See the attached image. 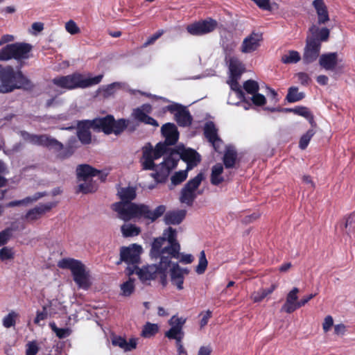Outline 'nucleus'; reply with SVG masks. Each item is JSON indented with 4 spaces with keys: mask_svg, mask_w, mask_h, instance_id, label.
Returning <instances> with one entry per match:
<instances>
[{
    "mask_svg": "<svg viewBox=\"0 0 355 355\" xmlns=\"http://www.w3.org/2000/svg\"><path fill=\"white\" fill-rule=\"evenodd\" d=\"M163 30H159L157 32H156L155 34L149 37L147 40L144 42V46L146 47L149 45H151L155 42L157 40H158L163 34H164Z\"/></svg>",
    "mask_w": 355,
    "mask_h": 355,
    "instance_id": "e2e57ef3",
    "label": "nucleus"
},
{
    "mask_svg": "<svg viewBox=\"0 0 355 355\" xmlns=\"http://www.w3.org/2000/svg\"><path fill=\"white\" fill-rule=\"evenodd\" d=\"M169 144H166V142H159L155 146V149H153V155H154V158L159 159L164 155H168L171 150L173 148H168Z\"/></svg>",
    "mask_w": 355,
    "mask_h": 355,
    "instance_id": "58836bf2",
    "label": "nucleus"
},
{
    "mask_svg": "<svg viewBox=\"0 0 355 355\" xmlns=\"http://www.w3.org/2000/svg\"><path fill=\"white\" fill-rule=\"evenodd\" d=\"M0 93L6 94L16 89L31 90L33 87L31 81L26 77L21 69L15 71L10 65L0 64Z\"/></svg>",
    "mask_w": 355,
    "mask_h": 355,
    "instance_id": "20e7f679",
    "label": "nucleus"
},
{
    "mask_svg": "<svg viewBox=\"0 0 355 355\" xmlns=\"http://www.w3.org/2000/svg\"><path fill=\"white\" fill-rule=\"evenodd\" d=\"M162 134L165 138L166 144L173 146L175 145L179 139V132L178 128L174 123H166L161 128Z\"/></svg>",
    "mask_w": 355,
    "mask_h": 355,
    "instance_id": "4be33fe9",
    "label": "nucleus"
},
{
    "mask_svg": "<svg viewBox=\"0 0 355 355\" xmlns=\"http://www.w3.org/2000/svg\"><path fill=\"white\" fill-rule=\"evenodd\" d=\"M261 216V214L259 212H254L250 215L245 216L242 218V223L243 224H249L251 223L256 220H257Z\"/></svg>",
    "mask_w": 355,
    "mask_h": 355,
    "instance_id": "69168bd1",
    "label": "nucleus"
},
{
    "mask_svg": "<svg viewBox=\"0 0 355 355\" xmlns=\"http://www.w3.org/2000/svg\"><path fill=\"white\" fill-rule=\"evenodd\" d=\"M296 76L300 83L303 86L309 85L311 81V78L309 74L305 72H299L296 73Z\"/></svg>",
    "mask_w": 355,
    "mask_h": 355,
    "instance_id": "13d9d810",
    "label": "nucleus"
},
{
    "mask_svg": "<svg viewBox=\"0 0 355 355\" xmlns=\"http://www.w3.org/2000/svg\"><path fill=\"white\" fill-rule=\"evenodd\" d=\"M186 214L187 211L184 209L169 211L164 215V220L166 225H179L183 221Z\"/></svg>",
    "mask_w": 355,
    "mask_h": 355,
    "instance_id": "bb28decb",
    "label": "nucleus"
},
{
    "mask_svg": "<svg viewBox=\"0 0 355 355\" xmlns=\"http://www.w3.org/2000/svg\"><path fill=\"white\" fill-rule=\"evenodd\" d=\"M112 344L118 346L125 352L132 351L137 347V340L130 338L128 342L125 338L121 336H114L112 339Z\"/></svg>",
    "mask_w": 355,
    "mask_h": 355,
    "instance_id": "c85d7f7f",
    "label": "nucleus"
},
{
    "mask_svg": "<svg viewBox=\"0 0 355 355\" xmlns=\"http://www.w3.org/2000/svg\"><path fill=\"white\" fill-rule=\"evenodd\" d=\"M298 293L299 289L297 287H294L287 294L286 302L282 306L281 311H284L287 313H292L299 309L297 306Z\"/></svg>",
    "mask_w": 355,
    "mask_h": 355,
    "instance_id": "5701e85b",
    "label": "nucleus"
},
{
    "mask_svg": "<svg viewBox=\"0 0 355 355\" xmlns=\"http://www.w3.org/2000/svg\"><path fill=\"white\" fill-rule=\"evenodd\" d=\"M12 236L11 229L6 228L0 232V246L7 243L10 238Z\"/></svg>",
    "mask_w": 355,
    "mask_h": 355,
    "instance_id": "052dcab7",
    "label": "nucleus"
},
{
    "mask_svg": "<svg viewBox=\"0 0 355 355\" xmlns=\"http://www.w3.org/2000/svg\"><path fill=\"white\" fill-rule=\"evenodd\" d=\"M229 69L230 77H241L245 69L242 62L236 57L230 58Z\"/></svg>",
    "mask_w": 355,
    "mask_h": 355,
    "instance_id": "473e14b6",
    "label": "nucleus"
},
{
    "mask_svg": "<svg viewBox=\"0 0 355 355\" xmlns=\"http://www.w3.org/2000/svg\"><path fill=\"white\" fill-rule=\"evenodd\" d=\"M39 347L35 341L29 342L26 345V355H37Z\"/></svg>",
    "mask_w": 355,
    "mask_h": 355,
    "instance_id": "bf43d9fd",
    "label": "nucleus"
},
{
    "mask_svg": "<svg viewBox=\"0 0 355 355\" xmlns=\"http://www.w3.org/2000/svg\"><path fill=\"white\" fill-rule=\"evenodd\" d=\"M285 110L288 112H293L295 114L301 116L306 119L309 123L312 126H315V122L314 120V116L309 110V109L305 106H296L293 108H286Z\"/></svg>",
    "mask_w": 355,
    "mask_h": 355,
    "instance_id": "c756f323",
    "label": "nucleus"
},
{
    "mask_svg": "<svg viewBox=\"0 0 355 355\" xmlns=\"http://www.w3.org/2000/svg\"><path fill=\"white\" fill-rule=\"evenodd\" d=\"M77 177L80 180L87 181L90 177H96L99 170L94 168L89 164L78 165L76 168Z\"/></svg>",
    "mask_w": 355,
    "mask_h": 355,
    "instance_id": "cd10ccee",
    "label": "nucleus"
},
{
    "mask_svg": "<svg viewBox=\"0 0 355 355\" xmlns=\"http://www.w3.org/2000/svg\"><path fill=\"white\" fill-rule=\"evenodd\" d=\"M171 264V261L169 257H164L158 265H148L139 269L137 275L144 283L148 280H153L159 277L160 283L163 286H165L167 284V270Z\"/></svg>",
    "mask_w": 355,
    "mask_h": 355,
    "instance_id": "6e6552de",
    "label": "nucleus"
},
{
    "mask_svg": "<svg viewBox=\"0 0 355 355\" xmlns=\"http://www.w3.org/2000/svg\"><path fill=\"white\" fill-rule=\"evenodd\" d=\"M153 108L150 104L145 103L139 107L133 110L132 116L137 121L144 124L151 125L155 127H158V122L150 116L148 114L152 112Z\"/></svg>",
    "mask_w": 355,
    "mask_h": 355,
    "instance_id": "6ab92c4d",
    "label": "nucleus"
},
{
    "mask_svg": "<svg viewBox=\"0 0 355 355\" xmlns=\"http://www.w3.org/2000/svg\"><path fill=\"white\" fill-rule=\"evenodd\" d=\"M262 40L263 35L261 33L252 31L243 39L240 47V51L243 53H253L259 48Z\"/></svg>",
    "mask_w": 355,
    "mask_h": 355,
    "instance_id": "a211bd4d",
    "label": "nucleus"
},
{
    "mask_svg": "<svg viewBox=\"0 0 355 355\" xmlns=\"http://www.w3.org/2000/svg\"><path fill=\"white\" fill-rule=\"evenodd\" d=\"M274 288L260 289L252 295V299L254 302H261L265 297L272 293Z\"/></svg>",
    "mask_w": 355,
    "mask_h": 355,
    "instance_id": "de8ad7c7",
    "label": "nucleus"
},
{
    "mask_svg": "<svg viewBox=\"0 0 355 355\" xmlns=\"http://www.w3.org/2000/svg\"><path fill=\"white\" fill-rule=\"evenodd\" d=\"M207 260L204 250L200 252L198 265L196 266V272L198 274H203L207 267Z\"/></svg>",
    "mask_w": 355,
    "mask_h": 355,
    "instance_id": "09e8293b",
    "label": "nucleus"
},
{
    "mask_svg": "<svg viewBox=\"0 0 355 355\" xmlns=\"http://www.w3.org/2000/svg\"><path fill=\"white\" fill-rule=\"evenodd\" d=\"M312 5L317 13L318 23L319 24H325L329 21L327 6H326L324 0H314Z\"/></svg>",
    "mask_w": 355,
    "mask_h": 355,
    "instance_id": "393cba45",
    "label": "nucleus"
},
{
    "mask_svg": "<svg viewBox=\"0 0 355 355\" xmlns=\"http://www.w3.org/2000/svg\"><path fill=\"white\" fill-rule=\"evenodd\" d=\"M305 97L304 92H300L297 87L292 86L288 89L286 100L291 103L298 102Z\"/></svg>",
    "mask_w": 355,
    "mask_h": 355,
    "instance_id": "e433bc0d",
    "label": "nucleus"
},
{
    "mask_svg": "<svg viewBox=\"0 0 355 355\" xmlns=\"http://www.w3.org/2000/svg\"><path fill=\"white\" fill-rule=\"evenodd\" d=\"M319 64L327 71L334 70L338 64V53L332 52L322 54L319 58Z\"/></svg>",
    "mask_w": 355,
    "mask_h": 355,
    "instance_id": "b1692460",
    "label": "nucleus"
},
{
    "mask_svg": "<svg viewBox=\"0 0 355 355\" xmlns=\"http://www.w3.org/2000/svg\"><path fill=\"white\" fill-rule=\"evenodd\" d=\"M65 29L71 35H76L80 32V29L76 23L71 19L65 24Z\"/></svg>",
    "mask_w": 355,
    "mask_h": 355,
    "instance_id": "864d4df0",
    "label": "nucleus"
},
{
    "mask_svg": "<svg viewBox=\"0 0 355 355\" xmlns=\"http://www.w3.org/2000/svg\"><path fill=\"white\" fill-rule=\"evenodd\" d=\"M180 245L177 240V232L169 227L165 229L162 236L154 239L150 249V255L154 258L168 257L178 259L180 257Z\"/></svg>",
    "mask_w": 355,
    "mask_h": 355,
    "instance_id": "f03ea898",
    "label": "nucleus"
},
{
    "mask_svg": "<svg viewBox=\"0 0 355 355\" xmlns=\"http://www.w3.org/2000/svg\"><path fill=\"white\" fill-rule=\"evenodd\" d=\"M119 86L120 85L118 83H113L107 85L103 89V96L105 97H108L114 95L116 92V89L119 87Z\"/></svg>",
    "mask_w": 355,
    "mask_h": 355,
    "instance_id": "5fc2aeb1",
    "label": "nucleus"
},
{
    "mask_svg": "<svg viewBox=\"0 0 355 355\" xmlns=\"http://www.w3.org/2000/svg\"><path fill=\"white\" fill-rule=\"evenodd\" d=\"M117 196L121 200L113 203L111 207L113 211L117 213L118 216H119L125 211L130 204L135 203L132 201L137 198V189L134 187H121L118 190Z\"/></svg>",
    "mask_w": 355,
    "mask_h": 355,
    "instance_id": "9d476101",
    "label": "nucleus"
},
{
    "mask_svg": "<svg viewBox=\"0 0 355 355\" xmlns=\"http://www.w3.org/2000/svg\"><path fill=\"white\" fill-rule=\"evenodd\" d=\"M27 135V139L35 145L42 146L50 149H53L57 153L58 159L64 160L69 158L75 153L76 148H78V139L75 137H71L64 147L63 144L55 138L47 135Z\"/></svg>",
    "mask_w": 355,
    "mask_h": 355,
    "instance_id": "7ed1b4c3",
    "label": "nucleus"
},
{
    "mask_svg": "<svg viewBox=\"0 0 355 355\" xmlns=\"http://www.w3.org/2000/svg\"><path fill=\"white\" fill-rule=\"evenodd\" d=\"M183 333L184 331L182 330L171 327L170 329L165 333V336L169 339H175Z\"/></svg>",
    "mask_w": 355,
    "mask_h": 355,
    "instance_id": "680f3d73",
    "label": "nucleus"
},
{
    "mask_svg": "<svg viewBox=\"0 0 355 355\" xmlns=\"http://www.w3.org/2000/svg\"><path fill=\"white\" fill-rule=\"evenodd\" d=\"M223 172V166L218 163L213 166L211 168L210 181L213 185L218 186L224 181V178L221 175Z\"/></svg>",
    "mask_w": 355,
    "mask_h": 355,
    "instance_id": "72a5a7b5",
    "label": "nucleus"
},
{
    "mask_svg": "<svg viewBox=\"0 0 355 355\" xmlns=\"http://www.w3.org/2000/svg\"><path fill=\"white\" fill-rule=\"evenodd\" d=\"M203 179V173H200L186 183L180 191V200L182 203H185L189 206L193 205L197 197L196 191L200 185Z\"/></svg>",
    "mask_w": 355,
    "mask_h": 355,
    "instance_id": "9b49d317",
    "label": "nucleus"
},
{
    "mask_svg": "<svg viewBox=\"0 0 355 355\" xmlns=\"http://www.w3.org/2000/svg\"><path fill=\"white\" fill-rule=\"evenodd\" d=\"M47 196L46 192H37L33 196H28L22 200L11 201L8 204V207H13L22 205H27L36 202L39 199Z\"/></svg>",
    "mask_w": 355,
    "mask_h": 355,
    "instance_id": "2f4dec72",
    "label": "nucleus"
},
{
    "mask_svg": "<svg viewBox=\"0 0 355 355\" xmlns=\"http://www.w3.org/2000/svg\"><path fill=\"white\" fill-rule=\"evenodd\" d=\"M17 316V314L12 311L9 313L7 315H6L3 319V325L6 328H10L11 327L15 326V319Z\"/></svg>",
    "mask_w": 355,
    "mask_h": 355,
    "instance_id": "3c124183",
    "label": "nucleus"
},
{
    "mask_svg": "<svg viewBox=\"0 0 355 355\" xmlns=\"http://www.w3.org/2000/svg\"><path fill=\"white\" fill-rule=\"evenodd\" d=\"M14 258V253L11 248L3 247L0 250V259L2 261L11 259Z\"/></svg>",
    "mask_w": 355,
    "mask_h": 355,
    "instance_id": "4d7b16f0",
    "label": "nucleus"
},
{
    "mask_svg": "<svg viewBox=\"0 0 355 355\" xmlns=\"http://www.w3.org/2000/svg\"><path fill=\"white\" fill-rule=\"evenodd\" d=\"M301 60V56L298 51L291 50L287 54H284L281 58V62L284 64H294Z\"/></svg>",
    "mask_w": 355,
    "mask_h": 355,
    "instance_id": "4c0bfd02",
    "label": "nucleus"
},
{
    "mask_svg": "<svg viewBox=\"0 0 355 355\" xmlns=\"http://www.w3.org/2000/svg\"><path fill=\"white\" fill-rule=\"evenodd\" d=\"M243 89L250 94H254L259 90V86L257 81L248 80L243 83Z\"/></svg>",
    "mask_w": 355,
    "mask_h": 355,
    "instance_id": "49530a36",
    "label": "nucleus"
},
{
    "mask_svg": "<svg viewBox=\"0 0 355 355\" xmlns=\"http://www.w3.org/2000/svg\"><path fill=\"white\" fill-rule=\"evenodd\" d=\"M32 50L33 46L26 42L6 44L0 49V61L15 59L18 62L17 69H21L26 64L25 61L32 56Z\"/></svg>",
    "mask_w": 355,
    "mask_h": 355,
    "instance_id": "423d86ee",
    "label": "nucleus"
},
{
    "mask_svg": "<svg viewBox=\"0 0 355 355\" xmlns=\"http://www.w3.org/2000/svg\"><path fill=\"white\" fill-rule=\"evenodd\" d=\"M237 159V153L233 148H227L223 155V161L226 168H234Z\"/></svg>",
    "mask_w": 355,
    "mask_h": 355,
    "instance_id": "f704fd0d",
    "label": "nucleus"
},
{
    "mask_svg": "<svg viewBox=\"0 0 355 355\" xmlns=\"http://www.w3.org/2000/svg\"><path fill=\"white\" fill-rule=\"evenodd\" d=\"M58 266L60 268L71 270L73 279L79 288L87 289L89 287V272L80 261L73 258H64L58 262Z\"/></svg>",
    "mask_w": 355,
    "mask_h": 355,
    "instance_id": "1a4fd4ad",
    "label": "nucleus"
},
{
    "mask_svg": "<svg viewBox=\"0 0 355 355\" xmlns=\"http://www.w3.org/2000/svg\"><path fill=\"white\" fill-rule=\"evenodd\" d=\"M186 322V319L183 318H179L173 316L169 320V324L171 327L177 328L178 329L182 330V327Z\"/></svg>",
    "mask_w": 355,
    "mask_h": 355,
    "instance_id": "603ef678",
    "label": "nucleus"
},
{
    "mask_svg": "<svg viewBox=\"0 0 355 355\" xmlns=\"http://www.w3.org/2000/svg\"><path fill=\"white\" fill-rule=\"evenodd\" d=\"M212 348L210 345L201 346L198 352L197 355H211Z\"/></svg>",
    "mask_w": 355,
    "mask_h": 355,
    "instance_id": "774afa93",
    "label": "nucleus"
},
{
    "mask_svg": "<svg viewBox=\"0 0 355 355\" xmlns=\"http://www.w3.org/2000/svg\"><path fill=\"white\" fill-rule=\"evenodd\" d=\"M240 77H230V80L227 82L232 90L235 92L236 96L240 101L247 102L245 93L242 90L239 83V79Z\"/></svg>",
    "mask_w": 355,
    "mask_h": 355,
    "instance_id": "c9c22d12",
    "label": "nucleus"
},
{
    "mask_svg": "<svg viewBox=\"0 0 355 355\" xmlns=\"http://www.w3.org/2000/svg\"><path fill=\"white\" fill-rule=\"evenodd\" d=\"M322 44L314 37H307L302 55V62L308 65L317 60L320 58Z\"/></svg>",
    "mask_w": 355,
    "mask_h": 355,
    "instance_id": "2eb2a0df",
    "label": "nucleus"
},
{
    "mask_svg": "<svg viewBox=\"0 0 355 355\" xmlns=\"http://www.w3.org/2000/svg\"><path fill=\"white\" fill-rule=\"evenodd\" d=\"M121 289L123 295L130 296L135 291L134 281L130 278L128 281L121 284Z\"/></svg>",
    "mask_w": 355,
    "mask_h": 355,
    "instance_id": "8fccbe9b",
    "label": "nucleus"
},
{
    "mask_svg": "<svg viewBox=\"0 0 355 355\" xmlns=\"http://www.w3.org/2000/svg\"><path fill=\"white\" fill-rule=\"evenodd\" d=\"M334 324V320L331 315L325 317L322 324V329L325 333L328 332Z\"/></svg>",
    "mask_w": 355,
    "mask_h": 355,
    "instance_id": "338daca9",
    "label": "nucleus"
},
{
    "mask_svg": "<svg viewBox=\"0 0 355 355\" xmlns=\"http://www.w3.org/2000/svg\"><path fill=\"white\" fill-rule=\"evenodd\" d=\"M158 326L156 324H152L147 322L144 326L141 331V336L144 338H150L155 336L158 331Z\"/></svg>",
    "mask_w": 355,
    "mask_h": 355,
    "instance_id": "37998d69",
    "label": "nucleus"
},
{
    "mask_svg": "<svg viewBox=\"0 0 355 355\" xmlns=\"http://www.w3.org/2000/svg\"><path fill=\"white\" fill-rule=\"evenodd\" d=\"M165 205L157 206L154 210H151L150 207L146 204H130L125 211L119 216L124 221H129L134 218H144L149 220L150 222H155L161 217L166 211Z\"/></svg>",
    "mask_w": 355,
    "mask_h": 355,
    "instance_id": "39448f33",
    "label": "nucleus"
},
{
    "mask_svg": "<svg viewBox=\"0 0 355 355\" xmlns=\"http://www.w3.org/2000/svg\"><path fill=\"white\" fill-rule=\"evenodd\" d=\"M315 133V132L313 129H310L300 137L299 141V147L300 149L304 150L306 148Z\"/></svg>",
    "mask_w": 355,
    "mask_h": 355,
    "instance_id": "a18cd8bd",
    "label": "nucleus"
},
{
    "mask_svg": "<svg viewBox=\"0 0 355 355\" xmlns=\"http://www.w3.org/2000/svg\"><path fill=\"white\" fill-rule=\"evenodd\" d=\"M128 123L129 121L125 119L115 120L114 117L110 114L92 121H81L77 125V138L81 144H89L92 142L91 128L102 131L105 135L114 133L119 135L127 128Z\"/></svg>",
    "mask_w": 355,
    "mask_h": 355,
    "instance_id": "f257e3e1",
    "label": "nucleus"
},
{
    "mask_svg": "<svg viewBox=\"0 0 355 355\" xmlns=\"http://www.w3.org/2000/svg\"><path fill=\"white\" fill-rule=\"evenodd\" d=\"M180 160L177 150L173 148L170 150L164 161L157 166L156 173H155V179L165 180L169 175L170 172L175 168Z\"/></svg>",
    "mask_w": 355,
    "mask_h": 355,
    "instance_id": "f8f14e48",
    "label": "nucleus"
},
{
    "mask_svg": "<svg viewBox=\"0 0 355 355\" xmlns=\"http://www.w3.org/2000/svg\"><path fill=\"white\" fill-rule=\"evenodd\" d=\"M164 111L174 114V119L180 127H189L191 125L193 117L187 108L181 104L173 103L164 107Z\"/></svg>",
    "mask_w": 355,
    "mask_h": 355,
    "instance_id": "ddd939ff",
    "label": "nucleus"
},
{
    "mask_svg": "<svg viewBox=\"0 0 355 355\" xmlns=\"http://www.w3.org/2000/svg\"><path fill=\"white\" fill-rule=\"evenodd\" d=\"M187 168L185 170L175 172L171 178V183L176 186L183 182L188 176Z\"/></svg>",
    "mask_w": 355,
    "mask_h": 355,
    "instance_id": "c03bdc74",
    "label": "nucleus"
},
{
    "mask_svg": "<svg viewBox=\"0 0 355 355\" xmlns=\"http://www.w3.org/2000/svg\"><path fill=\"white\" fill-rule=\"evenodd\" d=\"M215 19L208 18L190 24L187 26V32L192 35L199 36L213 32L217 27Z\"/></svg>",
    "mask_w": 355,
    "mask_h": 355,
    "instance_id": "dca6fc26",
    "label": "nucleus"
},
{
    "mask_svg": "<svg viewBox=\"0 0 355 355\" xmlns=\"http://www.w3.org/2000/svg\"><path fill=\"white\" fill-rule=\"evenodd\" d=\"M309 31L311 33V36L310 37L317 39L320 44L322 42H327L329 37L330 31L326 27L319 28L316 26L313 25L310 27Z\"/></svg>",
    "mask_w": 355,
    "mask_h": 355,
    "instance_id": "7c9ffc66",
    "label": "nucleus"
},
{
    "mask_svg": "<svg viewBox=\"0 0 355 355\" xmlns=\"http://www.w3.org/2000/svg\"><path fill=\"white\" fill-rule=\"evenodd\" d=\"M103 75L100 74L92 78H85L79 73H73L67 76H57L52 83L60 88L73 89L76 88H87L96 85L101 82Z\"/></svg>",
    "mask_w": 355,
    "mask_h": 355,
    "instance_id": "0eeeda50",
    "label": "nucleus"
},
{
    "mask_svg": "<svg viewBox=\"0 0 355 355\" xmlns=\"http://www.w3.org/2000/svg\"><path fill=\"white\" fill-rule=\"evenodd\" d=\"M155 159H156L154 158V155H153L152 146H150L149 147H144L143 148V155L141 158L143 169L152 170L156 172L157 169V166L155 164Z\"/></svg>",
    "mask_w": 355,
    "mask_h": 355,
    "instance_id": "a878e982",
    "label": "nucleus"
},
{
    "mask_svg": "<svg viewBox=\"0 0 355 355\" xmlns=\"http://www.w3.org/2000/svg\"><path fill=\"white\" fill-rule=\"evenodd\" d=\"M252 95V97L251 98V100L255 105L262 106L266 104V99L263 94L257 92L254 94Z\"/></svg>",
    "mask_w": 355,
    "mask_h": 355,
    "instance_id": "6e6d98bb",
    "label": "nucleus"
},
{
    "mask_svg": "<svg viewBox=\"0 0 355 355\" xmlns=\"http://www.w3.org/2000/svg\"><path fill=\"white\" fill-rule=\"evenodd\" d=\"M204 135L216 152L220 149L222 139L218 135V129L213 121H208L204 126Z\"/></svg>",
    "mask_w": 355,
    "mask_h": 355,
    "instance_id": "412c9836",
    "label": "nucleus"
},
{
    "mask_svg": "<svg viewBox=\"0 0 355 355\" xmlns=\"http://www.w3.org/2000/svg\"><path fill=\"white\" fill-rule=\"evenodd\" d=\"M56 202H49L45 204H40L38 206L29 209L26 214L22 217L28 223H33L40 218L46 212L56 207Z\"/></svg>",
    "mask_w": 355,
    "mask_h": 355,
    "instance_id": "aec40b11",
    "label": "nucleus"
},
{
    "mask_svg": "<svg viewBox=\"0 0 355 355\" xmlns=\"http://www.w3.org/2000/svg\"><path fill=\"white\" fill-rule=\"evenodd\" d=\"M142 248L139 245L133 243L129 246H122L120 248V259L117 264L124 262L128 265L138 264L140 262V254Z\"/></svg>",
    "mask_w": 355,
    "mask_h": 355,
    "instance_id": "4468645a",
    "label": "nucleus"
},
{
    "mask_svg": "<svg viewBox=\"0 0 355 355\" xmlns=\"http://www.w3.org/2000/svg\"><path fill=\"white\" fill-rule=\"evenodd\" d=\"M98 189V185L92 182H85L78 185L77 193L85 194L94 193Z\"/></svg>",
    "mask_w": 355,
    "mask_h": 355,
    "instance_id": "79ce46f5",
    "label": "nucleus"
},
{
    "mask_svg": "<svg viewBox=\"0 0 355 355\" xmlns=\"http://www.w3.org/2000/svg\"><path fill=\"white\" fill-rule=\"evenodd\" d=\"M178 277H184L182 270L180 268L178 263H174L171 269V278L176 279Z\"/></svg>",
    "mask_w": 355,
    "mask_h": 355,
    "instance_id": "0e129e2a",
    "label": "nucleus"
},
{
    "mask_svg": "<svg viewBox=\"0 0 355 355\" xmlns=\"http://www.w3.org/2000/svg\"><path fill=\"white\" fill-rule=\"evenodd\" d=\"M51 329L56 334V336L60 339H63L68 337L71 331L69 328H58L55 322L49 324Z\"/></svg>",
    "mask_w": 355,
    "mask_h": 355,
    "instance_id": "a19ab883",
    "label": "nucleus"
},
{
    "mask_svg": "<svg viewBox=\"0 0 355 355\" xmlns=\"http://www.w3.org/2000/svg\"><path fill=\"white\" fill-rule=\"evenodd\" d=\"M121 230L123 236L125 237L137 236L141 232L139 227L132 224L123 225L121 226Z\"/></svg>",
    "mask_w": 355,
    "mask_h": 355,
    "instance_id": "ea45409f",
    "label": "nucleus"
},
{
    "mask_svg": "<svg viewBox=\"0 0 355 355\" xmlns=\"http://www.w3.org/2000/svg\"><path fill=\"white\" fill-rule=\"evenodd\" d=\"M178 157L187 163V170H191L201 161L200 155L192 148H185L183 146L175 148Z\"/></svg>",
    "mask_w": 355,
    "mask_h": 355,
    "instance_id": "f3484780",
    "label": "nucleus"
}]
</instances>
